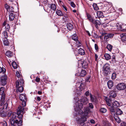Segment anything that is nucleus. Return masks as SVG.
Masks as SVG:
<instances>
[{
  "instance_id": "nucleus-1",
  "label": "nucleus",
  "mask_w": 126,
  "mask_h": 126,
  "mask_svg": "<svg viewBox=\"0 0 126 126\" xmlns=\"http://www.w3.org/2000/svg\"><path fill=\"white\" fill-rule=\"evenodd\" d=\"M13 114L12 118L10 119V122L11 125L12 126L14 125L15 123L17 124L18 126H22V120L21 119H17L16 113H14Z\"/></svg>"
},
{
  "instance_id": "nucleus-2",
  "label": "nucleus",
  "mask_w": 126,
  "mask_h": 126,
  "mask_svg": "<svg viewBox=\"0 0 126 126\" xmlns=\"http://www.w3.org/2000/svg\"><path fill=\"white\" fill-rule=\"evenodd\" d=\"M116 96V94L115 92L111 91L110 92V97L109 98L107 97H106L105 100L108 106H110L112 100H114V99Z\"/></svg>"
},
{
  "instance_id": "nucleus-3",
  "label": "nucleus",
  "mask_w": 126,
  "mask_h": 126,
  "mask_svg": "<svg viewBox=\"0 0 126 126\" xmlns=\"http://www.w3.org/2000/svg\"><path fill=\"white\" fill-rule=\"evenodd\" d=\"M24 84V81L23 80H17L16 81V88H17L16 92H22L24 90L23 86Z\"/></svg>"
},
{
  "instance_id": "nucleus-4",
  "label": "nucleus",
  "mask_w": 126,
  "mask_h": 126,
  "mask_svg": "<svg viewBox=\"0 0 126 126\" xmlns=\"http://www.w3.org/2000/svg\"><path fill=\"white\" fill-rule=\"evenodd\" d=\"M114 34L112 33H109L107 34L106 33H103L102 36H104V39L105 41H107L109 40V38H111L113 37Z\"/></svg>"
},
{
  "instance_id": "nucleus-5",
  "label": "nucleus",
  "mask_w": 126,
  "mask_h": 126,
  "mask_svg": "<svg viewBox=\"0 0 126 126\" xmlns=\"http://www.w3.org/2000/svg\"><path fill=\"white\" fill-rule=\"evenodd\" d=\"M77 72L79 74V76L81 77H84L86 74V71L84 69H82L80 67L78 68L77 70Z\"/></svg>"
},
{
  "instance_id": "nucleus-6",
  "label": "nucleus",
  "mask_w": 126,
  "mask_h": 126,
  "mask_svg": "<svg viewBox=\"0 0 126 126\" xmlns=\"http://www.w3.org/2000/svg\"><path fill=\"white\" fill-rule=\"evenodd\" d=\"M7 76L5 75L2 76L0 77V84L2 86H4L7 83Z\"/></svg>"
},
{
  "instance_id": "nucleus-7",
  "label": "nucleus",
  "mask_w": 126,
  "mask_h": 126,
  "mask_svg": "<svg viewBox=\"0 0 126 126\" xmlns=\"http://www.w3.org/2000/svg\"><path fill=\"white\" fill-rule=\"evenodd\" d=\"M116 87L118 90H121L125 89L126 87V86L124 83H120L117 85Z\"/></svg>"
},
{
  "instance_id": "nucleus-8",
  "label": "nucleus",
  "mask_w": 126,
  "mask_h": 126,
  "mask_svg": "<svg viewBox=\"0 0 126 126\" xmlns=\"http://www.w3.org/2000/svg\"><path fill=\"white\" fill-rule=\"evenodd\" d=\"M24 108L21 106H19L17 109V113L23 114L24 113Z\"/></svg>"
},
{
  "instance_id": "nucleus-9",
  "label": "nucleus",
  "mask_w": 126,
  "mask_h": 126,
  "mask_svg": "<svg viewBox=\"0 0 126 126\" xmlns=\"http://www.w3.org/2000/svg\"><path fill=\"white\" fill-rule=\"evenodd\" d=\"M110 6L108 3L105 2L104 5V6L103 7V10L104 11H108Z\"/></svg>"
},
{
  "instance_id": "nucleus-10",
  "label": "nucleus",
  "mask_w": 126,
  "mask_h": 126,
  "mask_svg": "<svg viewBox=\"0 0 126 126\" xmlns=\"http://www.w3.org/2000/svg\"><path fill=\"white\" fill-rule=\"evenodd\" d=\"M88 100L86 97H81L79 101L81 103H83V104H85L87 103Z\"/></svg>"
},
{
  "instance_id": "nucleus-11",
  "label": "nucleus",
  "mask_w": 126,
  "mask_h": 126,
  "mask_svg": "<svg viewBox=\"0 0 126 126\" xmlns=\"http://www.w3.org/2000/svg\"><path fill=\"white\" fill-rule=\"evenodd\" d=\"M90 96L92 102L95 103H96L97 102V99L96 96H93L91 94H90Z\"/></svg>"
},
{
  "instance_id": "nucleus-12",
  "label": "nucleus",
  "mask_w": 126,
  "mask_h": 126,
  "mask_svg": "<svg viewBox=\"0 0 126 126\" xmlns=\"http://www.w3.org/2000/svg\"><path fill=\"white\" fill-rule=\"evenodd\" d=\"M108 88L110 89H112L114 84L113 81L111 80H109L107 82Z\"/></svg>"
},
{
  "instance_id": "nucleus-13",
  "label": "nucleus",
  "mask_w": 126,
  "mask_h": 126,
  "mask_svg": "<svg viewBox=\"0 0 126 126\" xmlns=\"http://www.w3.org/2000/svg\"><path fill=\"white\" fill-rule=\"evenodd\" d=\"M111 103H112V107L114 108H117L120 106V103L117 101H115L113 103L111 102Z\"/></svg>"
},
{
  "instance_id": "nucleus-14",
  "label": "nucleus",
  "mask_w": 126,
  "mask_h": 126,
  "mask_svg": "<svg viewBox=\"0 0 126 126\" xmlns=\"http://www.w3.org/2000/svg\"><path fill=\"white\" fill-rule=\"evenodd\" d=\"M84 114L85 116H87L88 114L90 112V110L88 107H86L84 108Z\"/></svg>"
},
{
  "instance_id": "nucleus-15",
  "label": "nucleus",
  "mask_w": 126,
  "mask_h": 126,
  "mask_svg": "<svg viewBox=\"0 0 126 126\" xmlns=\"http://www.w3.org/2000/svg\"><path fill=\"white\" fill-rule=\"evenodd\" d=\"M116 108H114L113 107H111L110 108V110L112 114L114 115H115L116 113Z\"/></svg>"
},
{
  "instance_id": "nucleus-16",
  "label": "nucleus",
  "mask_w": 126,
  "mask_h": 126,
  "mask_svg": "<svg viewBox=\"0 0 126 126\" xmlns=\"http://www.w3.org/2000/svg\"><path fill=\"white\" fill-rule=\"evenodd\" d=\"M86 16L87 17V19L91 22L92 23H94L93 21L94 20L93 18L91 16V15H90L89 14L87 13Z\"/></svg>"
},
{
  "instance_id": "nucleus-17",
  "label": "nucleus",
  "mask_w": 126,
  "mask_h": 126,
  "mask_svg": "<svg viewBox=\"0 0 126 126\" xmlns=\"http://www.w3.org/2000/svg\"><path fill=\"white\" fill-rule=\"evenodd\" d=\"M19 98L21 101L26 100H27V98L25 94H20L19 95Z\"/></svg>"
},
{
  "instance_id": "nucleus-18",
  "label": "nucleus",
  "mask_w": 126,
  "mask_h": 126,
  "mask_svg": "<svg viewBox=\"0 0 126 126\" xmlns=\"http://www.w3.org/2000/svg\"><path fill=\"white\" fill-rule=\"evenodd\" d=\"M93 24H94L95 27L96 28H98V25H100L101 24L100 21L97 20H96L95 21L94 20Z\"/></svg>"
},
{
  "instance_id": "nucleus-19",
  "label": "nucleus",
  "mask_w": 126,
  "mask_h": 126,
  "mask_svg": "<svg viewBox=\"0 0 126 126\" xmlns=\"http://www.w3.org/2000/svg\"><path fill=\"white\" fill-rule=\"evenodd\" d=\"M82 65V68H83L86 69L88 67V63L85 61H84L83 62H81V63Z\"/></svg>"
},
{
  "instance_id": "nucleus-20",
  "label": "nucleus",
  "mask_w": 126,
  "mask_h": 126,
  "mask_svg": "<svg viewBox=\"0 0 126 126\" xmlns=\"http://www.w3.org/2000/svg\"><path fill=\"white\" fill-rule=\"evenodd\" d=\"M123 113L122 111L119 108H117L116 113L115 115L118 116L119 115H120Z\"/></svg>"
},
{
  "instance_id": "nucleus-21",
  "label": "nucleus",
  "mask_w": 126,
  "mask_h": 126,
  "mask_svg": "<svg viewBox=\"0 0 126 126\" xmlns=\"http://www.w3.org/2000/svg\"><path fill=\"white\" fill-rule=\"evenodd\" d=\"M50 6L49 7L50 9L54 11L56 10L57 7L56 5L54 4H50Z\"/></svg>"
},
{
  "instance_id": "nucleus-22",
  "label": "nucleus",
  "mask_w": 126,
  "mask_h": 126,
  "mask_svg": "<svg viewBox=\"0 0 126 126\" xmlns=\"http://www.w3.org/2000/svg\"><path fill=\"white\" fill-rule=\"evenodd\" d=\"M78 53L80 55H83L85 54V52L84 50L82 48H80L78 50Z\"/></svg>"
},
{
  "instance_id": "nucleus-23",
  "label": "nucleus",
  "mask_w": 126,
  "mask_h": 126,
  "mask_svg": "<svg viewBox=\"0 0 126 126\" xmlns=\"http://www.w3.org/2000/svg\"><path fill=\"white\" fill-rule=\"evenodd\" d=\"M15 17V15L13 13H10L9 15V19L10 21H13Z\"/></svg>"
},
{
  "instance_id": "nucleus-24",
  "label": "nucleus",
  "mask_w": 126,
  "mask_h": 126,
  "mask_svg": "<svg viewBox=\"0 0 126 126\" xmlns=\"http://www.w3.org/2000/svg\"><path fill=\"white\" fill-rule=\"evenodd\" d=\"M71 38L72 39L74 40L75 41H76L78 40V37L77 34H74L72 35Z\"/></svg>"
},
{
  "instance_id": "nucleus-25",
  "label": "nucleus",
  "mask_w": 126,
  "mask_h": 126,
  "mask_svg": "<svg viewBox=\"0 0 126 126\" xmlns=\"http://www.w3.org/2000/svg\"><path fill=\"white\" fill-rule=\"evenodd\" d=\"M104 75L105 76H107L108 74H110V69H103Z\"/></svg>"
},
{
  "instance_id": "nucleus-26",
  "label": "nucleus",
  "mask_w": 126,
  "mask_h": 126,
  "mask_svg": "<svg viewBox=\"0 0 126 126\" xmlns=\"http://www.w3.org/2000/svg\"><path fill=\"white\" fill-rule=\"evenodd\" d=\"M67 29L69 31L72 30L73 28V25L71 23H68L66 25Z\"/></svg>"
},
{
  "instance_id": "nucleus-27",
  "label": "nucleus",
  "mask_w": 126,
  "mask_h": 126,
  "mask_svg": "<svg viewBox=\"0 0 126 126\" xmlns=\"http://www.w3.org/2000/svg\"><path fill=\"white\" fill-rule=\"evenodd\" d=\"M79 88V90L81 91L82 90L85 89V84L84 83H82L80 84V86L79 87H78Z\"/></svg>"
},
{
  "instance_id": "nucleus-28",
  "label": "nucleus",
  "mask_w": 126,
  "mask_h": 126,
  "mask_svg": "<svg viewBox=\"0 0 126 126\" xmlns=\"http://www.w3.org/2000/svg\"><path fill=\"white\" fill-rule=\"evenodd\" d=\"M110 65L108 63H106L103 66V69H110Z\"/></svg>"
},
{
  "instance_id": "nucleus-29",
  "label": "nucleus",
  "mask_w": 126,
  "mask_h": 126,
  "mask_svg": "<svg viewBox=\"0 0 126 126\" xmlns=\"http://www.w3.org/2000/svg\"><path fill=\"white\" fill-rule=\"evenodd\" d=\"M83 107V106L82 103H78V106L77 107V106L75 108H76V109H77L78 110H79L82 108Z\"/></svg>"
},
{
  "instance_id": "nucleus-30",
  "label": "nucleus",
  "mask_w": 126,
  "mask_h": 126,
  "mask_svg": "<svg viewBox=\"0 0 126 126\" xmlns=\"http://www.w3.org/2000/svg\"><path fill=\"white\" fill-rule=\"evenodd\" d=\"M56 13L57 15L60 16L63 15V14L62 11L59 10L57 9L56 11Z\"/></svg>"
},
{
  "instance_id": "nucleus-31",
  "label": "nucleus",
  "mask_w": 126,
  "mask_h": 126,
  "mask_svg": "<svg viewBox=\"0 0 126 126\" xmlns=\"http://www.w3.org/2000/svg\"><path fill=\"white\" fill-rule=\"evenodd\" d=\"M104 56L105 57V59L107 60H108L111 58L110 55L108 53H106L104 54Z\"/></svg>"
},
{
  "instance_id": "nucleus-32",
  "label": "nucleus",
  "mask_w": 126,
  "mask_h": 126,
  "mask_svg": "<svg viewBox=\"0 0 126 126\" xmlns=\"http://www.w3.org/2000/svg\"><path fill=\"white\" fill-rule=\"evenodd\" d=\"M121 40L124 42L126 41V34L124 33L122 34Z\"/></svg>"
},
{
  "instance_id": "nucleus-33",
  "label": "nucleus",
  "mask_w": 126,
  "mask_h": 126,
  "mask_svg": "<svg viewBox=\"0 0 126 126\" xmlns=\"http://www.w3.org/2000/svg\"><path fill=\"white\" fill-rule=\"evenodd\" d=\"M96 13L97 16L99 17H103L104 16L103 13L101 12L97 11Z\"/></svg>"
},
{
  "instance_id": "nucleus-34",
  "label": "nucleus",
  "mask_w": 126,
  "mask_h": 126,
  "mask_svg": "<svg viewBox=\"0 0 126 126\" xmlns=\"http://www.w3.org/2000/svg\"><path fill=\"white\" fill-rule=\"evenodd\" d=\"M86 118L85 116H83L78 121H80L81 122H84L86 121Z\"/></svg>"
},
{
  "instance_id": "nucleus-35",
  "label": "nucleus",
  "mask_w": 126,
  "mask_h": 126,
  "mask_svg": "<svg viewBox=\"0 0 126 126\" xmlns=\"http://www.w3.org/2000/svg\"><path fill=\"white\" fill-rule=\"evenodd\" d=\"M78 124L79 126H86V124L84 122H81L80 121H78Z\"/></svg>"
},
{
  "instance_id": "nucleus-36",
  "label": "nucleus",
  "mask_w": 126,
  "mask_h": 126,
  "mask_svg": "<svg viewBox=\"0 0 126 126\" xmlns=\"http://www.w3.org/2000/svg\"><path fill=\"white\" fill-rule=\"evenodd\" d=\"M114 117L115 121L118 123H120L121 122V120L119 117L118 116L116 115H114Z\"/></svg>"
},
{
  "instance_id": "nucleus-37",
  "label": "nucleus",
  "mask_w": 126,
  "mask_h": 126,
  "mask_svg": "<svg viewBox=\"0 0 126 126\" xmlns=\"http://www.w3.org/2000/svg\"><path fill=\"white\" fill-rule=\"evenodd\" d=\"M12 54V52L10 51H7L5 53V55L9 57H11Z\"/></svg>"
},
{
  "instance_id": "nucleus-38",
  "label": "nucleus",
  "mask_w": 126,
  "mask_h": 126,
  "mask_svg": "<svg viewBox=\"0 0 126 126\" xmlns=\"http://www.w3.org/2000/svg\"><path fill=\"white\" fill-rule=\"evenodd\" d=\"M12 65L14 68L16 69L17 68V65L15 62L13 61L12 63Z\"/></svg>"
},
{
  "instance_id": "nucleus-39",
  "label": "nucleus",
  "mask_w": 126,
  "mask_h": 126,
  "mask_svg": "<svg viewBox=\"0 0 126 126\" xmlns=\"http://www.w3.org/2000/svg\"><path fill=\"white\" fill-rule=\"evenodd\" d=\"M99 111L101 112L105 113L106 112L107 110L105 108H102L100 109Z\"/></svg>"
},
{
  "instance_id": "nucleus-40",
  "label": "nucleus",
  "mask_w": 126,
  "mask_h": 126,
  "mask_svg": "<svg viewBox=\"0 0 126 126\" xmlns=\"http://www.w3.org/2000/svg\"><path fill=\"white\" fill-rule=\"evenodd\" d=\"M4 45L5 46H8L9 44V43L7 39L4 40L3 41Z\"/></svg>"
},
{
  "instance_id": "nucleus-41",
  "label": "nucleus",
  "mask_w": 126,
  "mask_h": 126,
  "mask_svg": "<svg viewBox=\"0 0 126 126\" xmlns=\"http://www.w3.org/2000/svg\"><path fill=\"white\" fill-rule=\"evenodd\" d=\"M113 46L110 44H108L107 46V48L110 51H111L112 49Z\"/></svg>"
},
{
  "instance_id": "nucleus-42",
  "label": "nucleus",
  "mask_w": 126,
  "mask_h": 126,
  "mask_svg": "<svg viewBox=\"0 0 126 126\" xmlns=\"http://www.w3.org/2000/svg\"><path fill=\"white\" fill-rule=\"evenodd\" d=\"M123 27H124L123 26H122L121 25H119V26L117 25V28L118 30L121 31L122 30H126V28L125 29H124Z\"/></svg>"
},
{
  "instance_id": "nucleus-43",
  "label": "nucleus",
  "mask_w": 126,
  "mask_h": 126,
  "mask_svg": "<svg viewBox=\"0 0 126 126\" xmlns=\"http://www.w3.org/2000/svg\"><path fill=\"white\" fill-rule=\"evenodd\" d=\"M93 6L94 10L96 11L98 10L99 8L96 4L94 3L93 5Z\"/></svg>"
},
{
  "instance_id": "nucleus-44",
  "label": "nucleus",
  "mask_w": 126,
  "mask_h": 126,
  "mask_svg": "<svg viewBox=\"0 0 126 126\" xmlns=\"http://www.w3.org/2000/svg\"><path fill=\"white\" fill-rule=\"evenodd\" d=\"M76 41V44L78 47H79L81 46V44L80 41L78 40Z\"/></svg>"
},
{
  "instance_id": "nucleus-45",
  "label": "nucleus",
  "mask_w": 126,
  "mask_h": 126,
  "mask_svg": "<svg viewBox=\"0 0 126 126\" xmlns=\"http://www.w3.org/2000/svg\"><path fill=\"white\" fill-rule=\"evenodd\" d=\"M0 114L1 116L2 117H6L7 116V113L4 111V110Z\"/></svg>"
},
{
  "instance_id": "nucleus-46",
  "label": "nucleus",
  "mask_w": 126,
  "mask_h": 126,
  "mask_svg": "<svg viewBox=\"0 0 126 126\" xmlns=\"http://www.w3.org/2000/svg\"><path fill=\"white\" fill-rule=\"evenodd\" d=\"M4 88L1 87L0 88V95H3L4 93Z\"/></svg>"
},
{
  "instance_id": "nucleus-47",
  "label": "nucleus",
  "mask_w": 126,
  "mask_h": 126,
  "mask_svg": "<svg viewBox=\"0 0 126 126\" xmlns=\"http://www.w3.org/2000/svg\"><path fill=\"white\" fill-rule=\"evenodd\" d=\"M75 110L76 111H79L78 112V113L79 114V115H81L83 114V112L82 111V110L81 109H80L79 110H78L77 109H76V108H75Z\"/></svg>"
},
{
  "instance_id": "nucleus-48",
  "label": "nucleus",
  "mask_w": 126,
  "mask_h": 126,
  "mask_svg": "<svg viewBox=\"0 0 126 126\" xmlns=\"http://www.w3.org/2000/svg\"><path fill=\"white\" fill-rule=\"evenodd\" d=\"M17 115V119H21L23 117L22 114L20 113L19 114H18L16 113Z\"/></svg>"
},
{
  "instance_id": "nucleus-49",
  "label": "nucleus",
  "mask_w": 126,
  "mask_h": 126,
  "mask_svg": "<svg viewBox=\"0 0 126 126\" xmlns=\"http://www.w3.org/2000/svg\"><path fill=\"white\" fill-rule=\"evenodd\" d=\"M6 70L3 67H1L0 66V73H4L5 72Z\"/></svg>"
},
{
  "instance_id": "nucleus-50",
  "label": "nucleus",
  "mask_w": 126,
  "mask_h": 126,
  "mask_svg": "<svg viewBox=\"0 0 126 126\" xmlns=\"http://www.w3.org/2000/svg\"><path fill=\"white\" fill-rule=\"evenodd\" d=\"M116 73L114 72L113 73L112 75L111 78L112 80H114L116 78Z\"/></svg>"
},
{
  "instance_id": "nucleus-51",
  "label": "nucleus",
  "mask_w": 126,
  "mask_h": 126,
  "mask_svg": "<svg viewBox=\"0 0 126 126\" xmlns=\"http://www.w3.org/2000/svg\"><path fill=\"white\" fill-rule=\"evenodd\" d=\"M3 35L5 39H7L8 37L7 33L6 31H5L3 32Z\"/></svg>"
},
{
  "instance_id": "nucleus-52",
  "label": "nucleus",
  "mask_w": 126,
  "mask_h": 126,
  "mask_svg": "<svg viewBox=\"0 0 126 126\" xmlns=\"http://www.w3.org/2000/svg\"><path fill=\"white\" fill-rule=\"evenodd\" d=\"M14 113H16L15 112H13L12 113V111H9L8 114V117H9L10 116H11V119L12 118V116H13V114Z\"/></svg>"
},
{
  "instance_id": "nucleus-53",
  "label": "nucleus",
  "mask_w": 126,
  "mask_h": 126,
  "mask_svg": "<svg viewBox=\"0 0 126 126\" xmlns=\"http://www.w3.org/2000/svg\"><path fill=\"white\" fill-rule=\"evenodd\" d=\"M2 126H7V122L5 121H3L1 122Z\"/></svg>"
},
{
  "instance_id": "nucleus-54",
  "label": "nucleus",
  "mask_w": 126,
  "mask_h": 126,
  "mask_svg": "<svg viewBox=\"0 0 126 126\" xmlns=\"http://www.w3.org/2000/svg\"><path fill=\"white\" fill-rule=\"evenodd\" d=\"M5 28L6 31H9L10 29V26L9 25V24H7L5 26Z\"/></svg>"
},
{
  "instance_id": "nucleus-55",
  "label": "nucleus",
  "mask_w": 126,
  "mask_h": 126,
  "mask_svg": "<svg viewBox=\"0 0 126 126\" xmlns=\"http://www.w3.org/2000/svg\"><path fill=\"white\" fill-rule=\"evenodd\" d=\"M5 7L8 12L9 11V10L10 8V6L7 4H5Z\"/></svg>"
},
{
  "instance_id": "nucleus-56",
  "label": "nucleus",
  "mask_w": 126,
  "mask_h": 126,
  "mask_svg": "<svg viewBox=\"0 0 126 126\" xmlns=\"http://www.w3.org/2000/svg\"><path fill=\"white\" fill-rule=\"evenodd\" d=\"M26 100H23L21 101L22 102H21L22 107H25L26 105Z\"/></svg>"
},
{
  "instance_id": "nucleus-57",
  "label": "nucleus",
  "mask_w": 126,
  "mask_h": 126,
  "mask_svg": "<svg viewBox=\"0 0 126 126\" xmlns=\"http://www.w3.org/2000/svg\"><path fill=\"white\" fill-rule=\"evenodd\" d=\"M9 13H13L14 12V10L13 8L12 7H10L9 8Z\"/></svg>"
},
{
  "instance_id": "nucleus-58",
  "label": "nucleus",
  "mask_w": 126,
  "mask_h": 126,
  "mask_svg": "<svg viewBox=\"0 0 126 126\" xmlns=\"http://www.w3.org/2000/svg\"><path fill=\"white\" fill-rule=\"evenodd\" d=\"M90 80L91 77H87L85 80L87 82H90Z\"/></svg>"
},
{
  "instance_id": "nucleus-59",
  "label": "nucleus",
  "mask_w": 126,
  "mask_h": 126,
  "mask_svg": "<svg viewBox=\"0 0 126 126\" xmlns=\"http://www.w3.org/2000/svg\"><path fill=\"white\" fill-rule=\"evenodd\" d=\"M88 106L91 109H93L94 108V106L92 103H89L88 105Z\"/></svg>"
},
{
  "instance_id": "nucleus-60",
  "label": "nucleus",
  "mask_w": 126,
  "mask_h": 126,
  "mask_svg": "<svg viewBox=\"0 0 126 126\" xmlns=\"http://www.w3.org/2000/svg\"><path fill=\"white\" fill-rule=\"evenodd\" d=\"M70 5L73 8H75L76 6V5L73 2H71L70 3Z\"/></svg>"
},
{
  "instance_id": "nucleus-61",
  "label": "nucleus",
  "mask_w": 126,
  "mask_h": 126,
  "mask_svg": "<svg viewBox=\"0 0 126 126\" xmlns=\"http://www.w3.org/2000/svg\"><path fill=\"white\" fill-rule=\"evenodd\" d=\"M94 47L96 51H98V46L96 44H95L94 45Z\"/></svg>"
},
{
  "instance_id": "nucleus-62",
  "label": "nucleus",
  "mask_w": 126,
  "mask_h": 126,
  "mask_svg": "<svg viewBox=\"0 0 126 126\" xmlns=\"http://www.w3.org/2000/svg\"><path fill=\"white\" fill-rule=\"evenodd\" d=\"M112 60L111 61L113 62V63H115L116 62L115 57V56H113L112 58Z\"/></svg>"
},
{
  "instance_id": "nucleus-63",
  "label": "nucleus",
  "mask_w": 126,
  "mask_h": 126,
  "mask_svg": "<svg viewBox=\"0 0 126 126\" xmlns=\"http://www.w3.org/2000/svg\"><path fill=\"white\" fill-rule=\"evenodd\" d=\"M35 80L37 82H39L40 80V79L39 78L37 77L36 78Z\"/></svg>"
},
{
  "instance_id": "nucleus-64",
  "label": "nucleus",
  "mask_w": 126,
  "mask_h": 126,
  "mask_svg": "<svg viewBox=\"0 0 126 126\" xmlns=\"http://www.w3.org/2000/svg\"><path fill=\"white\" fill-rule=\"evenodd\" d=\"M121 126H126V123L125 122H122L121 123Z\"/></svg>"
}]
</instances>
